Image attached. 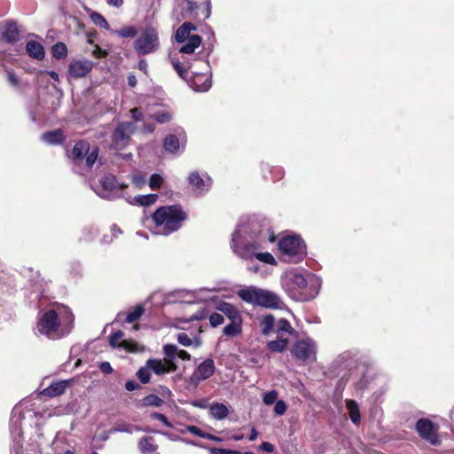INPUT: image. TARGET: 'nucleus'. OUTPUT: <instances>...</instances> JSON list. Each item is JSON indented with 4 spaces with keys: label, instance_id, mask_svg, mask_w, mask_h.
I'll return each instance as SVG.
<instances>
[{
    "label": "nucleus",
    "instance_id": "nucleus-1",
    "mask_svg": "<svg viewBox=\"0 0 454 454\" xmlns=\"http://www.w3.org/2000/svg\"><path fill=\"white\" fill-rule=\"evenodd\" d=\"M74 317L64 305L55 309L41 310L37 316L36 330L51 340H59L68 335L74 327Z\"/></svg>",
    "mask_w": 454,
    "mask_h": 454
},
{
    "label": "nucleus",
    "instance_id": "nucleus-2",
    "mask_svg": "<svg viewBox=\"0 0 454 454\" xmlns=\"http://www.w3.org/2000/svg\"><path fill=\"white\" fill-rule=\"evenodd\" d=\"M281 285L294 300L307 301L316 297L320 289V280L314 275H303L297 270L286 271L281 278Z\"/></svg>",
    "mask_w": 454,
    "mask_h": 454
},
{
    "label": "nucleus",
    "instance_id": "nucleus-3",
    "mask_svg": "<svg viewBox=\"0 0 454 454\" xmlns=\"http://www.w3.org/2000/svg\"><path fill=\"white\" fill-rule=\"evenodd\" d=\"M185 219L186 214L176 205L160 207L153 215L157 232L163 235L177 231Z\"/></svg>",
    "mask_w": 454,
    "mask_h": 454
},
{
    "label": "nucleus",
    "instance_id": "nucleus-4",
    "mask_svg": "<svg viewBox=\"0 0 454 454\" xmlns=\"http://www.w3.org/2000/svg\"><path fill=\"white\" fill-rule=\"evenodd\" d=\"M237 294L247 303L264 308L279 309L283 304L280 297L276 293L254 286L239 290Z\"/></svg>",
    "mask_w": 454,
    "mask_h": 454
},
{
    "label": "nucleus",
    "instance_id": "nucleus-5",
    "mask_svg": "<svg viewBox=\"0 0 454 454\" xmlns=\"http://www.w3.org/2000/svg\"><path fill=\"white\" fill-rule=\"evenodd\" d=\"M278 248L283 260L287 262L297 263L307 254L306 245L298 236H286L278 242Z\"/></svg>",
    "mask_w": 454,
    "mask_h": 454
},
{
    "label": "nucleus",
    "instance_id": "nucleus-6",
    "mask_svg": "<svg viewBox=\"0 0 454 454\" xmlns=\"http://www.w3.org/2000/svg\"><path fill=\"white\" fill-rule=\"evenodd\" d=\"M237 230H240V235L247 234L251 239H256L260 242L268 239L274 241V235L270 232V225L265 218L252 217L246 223H240Z\"/></svg>",
    "mask_w": 454,
    "mask_h": 454
},
{
    "label": "nucleus",
    "instance_id": "nucleus-7",
    "mask_svg": "<svg viewBox=\"0 0 454 454\" xmlns=\"http://www.w3.org/2000/svg\"><path fill=\"white\" fill-rule=\"evenodd\" d=\"M163 353L165 358L161 359H148L146 366L156 375H162L165 373L173 372L177 369L176 364V346L173 344H167L163 347Z\"/></svg>",
    "mask_w": 454,
    "mask_h": 454
},
{
    "label": "nucleus",
    "instance_id": "nucleus-8",
    "mask_svg": "<svg viewBox=\"0 0 454 454\" xmlns=\"http://www.w3.org/2000/svg\"><path fill=\"white\" fill-rule=\"evenodd\" d=\"M159 47V34L157 29L153 27H146L134 43V48L139 55L153 53Z\"/></svg>",
    "mask_w": 454,
    "mask_h": 454
},
{
    "label": "nucleus",
    "instance_id": "nucleus-9",
    "mask_svg": "<svg viewBox=\"0 0 454 454\" xmlns=\"http://www.w3.org/2000/svg\"><path fill=\"white\" fill-rule=\"evenodd\" d=\"M290 352L298 361L302 363L313 362L316 360L317 346L310 338L301 339L294 343Z\"/></svg>",
    "mask_w": 454,
    "mask_h": 454
},
{
    "label": "nucleus",
    "instance_id": "nucleus-10",
    "mask_svg": "<svg viewBox=\"0 0 454 454\" xmlns=\"http://www.w3.org/2000/svg\"><path fill=\"white\" fill-rule=\"evenodd\" d=\"M215 370L213 359L207 358L204 360L187 380L186 388L189 390L195 389L200 381L209 379L214 374Z\"/></svg>",
    "mask_w": 454,
    "mask_h": 454
},
{
    "label": "nucleus",
    "instance_id": "nucleus-11",
    "mask_svg": "<svg viewBox=\"0 0 454 454\" xmlns=\"http://www.w3.org/2000/svg\"><path fill=\"white\" fill-rule=\"evenodd\" d=\"M98 155V148L90 149L86 141L77 142L73 148L72 157L75 160L82 161L85 158V163L88 168H91Z\"/></svg>",
    "mask_w": 454,
    "mask_h": 454
},
{
    "label": "nucleus",
    "instance_id": "nucleus-12",
    "mask_svg": "<svg viewBox=\"0 0 454 454\" xmlns=\"http://www.w3.org/2000/svg\"><path fill=\"white\" fill-rule=\"evenodd\" d=\"M126 187V184L118 183L115 176L109 174L100 180V190L97 193L104 199L113 200Z\"/></svg>",
    "mask_w": 454,
    "mask_h": 454
},
{
    "label": "nucleus",
    "instance_id": "nucleus-13",
    "mask_svg": "<svg viewBox=\"0 0 454 454\" xmlns=\"http://www.w3.org/2000/svg\"><path fill=\"white\" fill-rule=\"evenodd\" d=\"M240 237H242V235H240V230H236L232 234L231 239V248L233 252L243 259H251L255 257V254H257L256 251L261 247L262 242L256 240L239 246V239Z\"/></svg>",
    "mask_w": 454,
    "mask_h": 454
},
{
    "label": "nucleus",
    "instance_id": "nucleus-14",
    "mask_svg": "<svg viewBox=\"0 0 454 454\" xmlns=\"http://www.w3.org/2000/svg\"><path fill=\"white\" fill-rule=\"evenodd\" d=\"M135 130V126L132 122H121L114 129L112 135V142L115 148L121 149L125 147L129 139L130 136Z\"/></svg>",
    "mask_w": 454,
    "mask_h": 454
},
{
    "label": "nucleus",
    "instance_id": "nucleus-15",
    "mask_svg": "<svg viewBox=\"0 0 454 454\" xmlns=\"http://www.w3.org/2000/svg\"><path fill=\"white\" fill-rule=\"evenodd\" d=\"M416 430L421 438L429 442L433 445L440 443L439 437L437 435V428L434 423L427 419H420L416 424Z\"/></svg>",
    "mask_w": 454,
    "mask_h": 454
},
{
    "label": "nucleus",
    "instance_id": "nucleus-16",
    "mask_svg": "<svg viewBox=\"0 0 454 454\" xmlns=\"http://www.w3.org/2000/svg\"><path fill=\"white\" fill-rule=\"evenodd\" d=\"M94 62L87 59H73L68 67V76L73 79L85 77L94 67Z\"/></svg>",
    "mask_w": 454,
    "mask_h": 454
},
{
    "label": "nucleus",
    "instance_id": "nucleus-17",
    "mask_svg": "<svg viewBox=\"0 0 454 454\" xmlns=\"http://www.w3.org/2000/svg\"><path fill=\"white\" fill-rule=\"evenodd\" d=\"M186 143V136L182 129H178L176 134L168 135L165 137L163 146L168 153H176Z\"/></svg>",
    "mask_w": 454,
    "mask_h": 454
},
{
    "label": "nucleus",
    "instance_id": "nucleus-18",
    "mask_svg": "<svg viewBox=\"0 0 454 454\" xmlns=\"http://www.w3.org/2000/svg\"><path fill=\"white\" fill-rule=\"evenodd\" d=\"M188 183L194 192L201 194L209 190L212 184V180L207 175L201 176L199 172L194 171L189 175Z\"/></svg>",
    "mask_w": 454,
    "mask_h": 454
},
{
    "label": "nucleus",
    "instance_id": "nucleus-19",
    "mask_svg": "<svg viewBox=\"0 0 454 454\" xmlns=\"http://www.w3.org/2000/svg\"><path fill=\"white\" fill-rule=\"evenodd\" d=\"M123 333L121 331H116L112 333L109 337V343L113 348H122L130 352L138 351L137 343L132 340H122Z\"/></svg>",
    "mask_w": 454,
    "mask_h": 454
},
{
    "label": "nucleus",
    "instance_id": "nucleus-20",
    "mask_svg": "<svg viewBox=\"0 0 454 454\" xmlns=\"http://www.w3.org/2000/svg\"><path fill=\"white\" fill-rule=\"evenodd\" d=\"M190 86L199 92L207 91L212 86V81L207 74H196L190 82Z\"/></svg>",
    "mask_w": 454,
    "mask_h": 454
},
{
    "label": "nucleus",
    "instance_id": "nucleus-21",
    "mask_svg": "<svg viewBox=\"0 0 454 454\" xmlns=\"http://www.w3.org/2000/svg\"><path fill=\"white\" fill-rule=\"evenodd\" d=\"M69 384V380H60L57 382H53L48 387L44 388L41 395L49 396V397H56L61 395L66 391L67 386Z\"/></svg>",
    "mask_w": 454,
    "mask_h": 454
},
{
    "label": "nucleus",
    "instance_id": "nucleus-22",
    "mask_svg": "<svg viewBox=\"0 0 454 454\" xmlns=\"http://www.w3.org/2000/svg\"><path fill=\"white\" fill-rule=\"evenodd\" d=\"M216 309L224 314L231 321L242 319L239 310L231 303L222 301L217 305Z\"/></svg>",
    "mask_w": 454,
    "mask_h": 454
},
{
    "label": "nucleus",
    "instance_id": "nucleus-23",
    "mask_svg": "<svg viewBox=\"0 0 454 454\" xmlns=\"http://www.w3.org/2000/svg\"><path fill=\"white\" fill-rule=\"evenodd\" d=\"M3 37L8 43H14L20 38V30L13 21H7L3 31Z\"/></svg>",
    "mask_w": 454,
    "mask_h": 454
},
{
    "label": "nucleus",
    "instance_id": "nucleus-24",
    "mask_svg": "<svg viewBox=\"0 0 454 454\" xmlns=\"http://www.w3.org/2000/svg\"><path fill=\"white\" fill-rule=\"evenodd\" d=\"M26 51L35 59L41 60L44 58L45 51L43 45L35 41H28L26 44Z\"/></svg>",
    "mask_w": 454,
    "mask_h": 454
},
{
    "label": "nucleus",
    "instance_id": "nucleus-25",
    "mask_svg": "<svg viewBox=\"0 0 454 454\" xmlns=\"http://www.w3.org/2000/svg\"><path fill=\"white\" fill-rule=\"evenodd\" d=\"M138 449L142 454H152L156 452L158 445L155 443L153 437L144 436L138 442Z\"/></svg>",
    "mask_w": 454,
    "mask_h": 454
},
{
    "label": "nucleus",
    "instance_id": "nucleus-26",
    "mask_svg": "<svg viewBox=\"0 0 454 454\" xmlns=\"http://www.w3.org/2000/svg\"><path fill=\"white\" fill-rule=\"evenodd\" d=\"M192 30H195V27L192 23L184 22L177 28L176 32V41L179 43H185L192 36L190 35V33Z\"/></svg>",
    "mask_w": 454,
    "mask_h": 454
},
{
    "label": "nucleus",
    "instance_id": "nucleus-27",
    "mask_svg": "<svg viewBox=\"0 0 454 454\" xmlns=\"http://www.w3.org/2000/svg\"><path fill=\"white\" fill-rule=\"evenodd\" d=\"M209 414L217 420L225 419L229 414L228 407L222 403H213L209 406Z\"/></svg>",
    "mask_w": 454,
    "mask_h": 454
},
{
    "label": "nucleus",
    "instance_id": "nucleus-28",
    "mask_svg": "<svg viewBox=\"0 0 454 454\" xmlns=\"http://www.w3.org/2000/svg\"><path fill=\"white\" fill-rule=\"evenodd\" d=\"M289 340L285 336H277V340H270L267 343V348L275 353L284 352L288 346Z\"/></svg>",
    "mask_w": 454,
    "mask_h": 454
},
{
    "label": "nucleus",
    "instance_id": "nucleus-29",
    "mask_svg": "<svg viewBox=\"0 0 454 454\" xmlns=\"http://www.w3.org/2000/svg\"><path fill=\"white\" fill-rule=\"evenodd\" d=\"M184 45L179 49V52L183 54H192L194 52L201 43V38L200 35H192L188 41L183 43Z\"/></svg>",
    "mask_w": 454,
    "mask_h": 454
},
{
    "label": "nucleus",
    "instance_id": "nucleus-30",
    "mask_svg": "<svg viewBox=\"0 0 454 454\" xmlns=\"http://www.w3.org/2000/svg\"><path fill=\"white\" fill-rule=\"evenodd\" d=\"M274 333H277V336H285L286 333L293 335L295 333V330L287 319L281 318L276 322Z\"/></svg>",
    "mask_w": 454,
    "mask_h": 454
},
{
    "label": "nucleus",
    "instance_id": "nucleus-31",
    "mask_svg": "<svg viewBox=\"0 0 454 454\" xmlns=\"http://www.w3.org/2000/svg\"><path fill=\"white\" fill-rule=\"evenodd\" d=\"M275 318L272 315L268 314L262 317L260 321L261 332L264 336L270 335L275 330Z\"/></svg>",
    "mask_w": 454,
    "mask_h": 454
},
{
    "label": "nucleus",
    "instance_id": "nucleus-32",
    "mask_svg": "<svg viewBox=\"0 0 454 454\" xmlns=\"http://www.w3.org/2000/svg\"><path fill=\"white\" fill-rule=\"evenodd\" d=\"M42 139L51 145L61 144L64 141V136L61 130L45 132L42 135Z\"/></svg>",
    "mask_w": 454,
    "mask_h": 454
},
{
    "label": "nucleus",
    "instance_id": "nucleus-33",
    "mask_svg": "<svg viewBox=\"0 0 454 454\" xmlns=\"http://www.w3.org/2000/svg\"><path fill=\"white\" fill-rule=\"evenodd\" d=\"M346 405L348 410L351 421L354 424H358L361 419L358 403L354 400H347Z\"/></svg>",
    "mask_w": 454,
    "mask_h": 454
},
{
    "label": "nucleus",
    "instance_id": "nucleus-34",
    "mask_svg": "<svg viewBox=\"0 0 454 454\" xmlns=\"http://www.w3.org/2000/svg\"><path fill=\"white\" fill-rule=\"evenodd\" d=\"M242 319L233 320L223 327V334L229 337H235L241 333Z\"/></svg>",
    "mask_w": 454,
    "mask_h": 454
},
{
    "label": "nucleus",
    "instance_id": "nucleus-35",
    "mask_svg": "<svg viewBox=\"0 0 454 454\" xmlns=\"http://www.w3.org/2000/svg\"><path fill=\"white\" fill-rule=\"evenodd\" d=\"M140 427L137 426H133L131 424L126 422H118L114 425V427L110 429V433H128L132 434L133 431H139Z\"/></svg>",
    "mask_w": 454,
    "mask_h": 454
},
{
    "label": "nucleus",
    "instance_id": "nucleus-36",
    "mask_svg": "<svg viewBox=\"0 0 454 454\" xmlns=\"http://www.w3.org/2000/svg\"><path fill=\"white\" fill-rule=\"evenodd\" d=\"M51 53L57 59H62L67 56V48L64 43H57L52 46Z\"/></svg>",
    "mask_w": 454,
    "mask_h": 454
},
{
    "label": "nucleus",
    "instance_id": "nucleus-37",
    "mask_svg": "<svg viewBox=\"0 0 454 454\" xmlns=\"http://www.w3.org/2000/svg\"><path fill=\"white\" fill-rule=\"evenodd\" d=\"M158 200L157 194H147L135 197V200L141 206H150L154 204Z\"/></svg>",
    "mask_w": 454,
    "mask_h": 454
},
{
    "label": "nucleus",
    "instance_id": "nucleus-38",
    "mask_svg": "<svg viewBox=\"0 0 454 454\" xmlns=\"http://www.w3.org/2000/svg\"><path fill=\"white\" fill-rule=\"evenodd\" d=\"M144 307L142 305H137L131 311H129L126 317L127 323H133L138 320L144 314Z\"/></svg>",
    "mask_w": 454,
    "mask_h": 454
},
{
    "label": "nucleus",
    "instance_id": "nucleus-39",
    "mask_svg": "<svg viewBox=\"0 0 454 454\" xmlns=\"http://www.w3.org/2000/svg\"><path fill=\"white\" fill-rule=\"evenodd\" d=\"M163 403V400L156 395H148L143 399L145 406L160 407Z\"/></svg>",
    "mask_w": 454,
    "mask_h": 454
},
{
    "label": "nucleus",
    "instance_id": "nucleus-40",
    "mask_svg": "<svg viewBox=\"0 0 454 454\" xmlns=\"http://www.w3.org/2000/svg\"><path fill=\"white\" fill-rule=\"evenodd\" d=\"M90 19L95 25L105 29H109V24L107 20L100 13L93 12L90 14Z\"/></svg>",
    "mask_w": 454,
    "mask_h": 454
},
{
    "label": "nucleus",
    "instance_id": "nucleus-41",
    "mask_svg": "<svg viewBox=\"0 0 454 454\" xmlns=\"http://www.w3.org/2000/svg\"><path fill=\"white\" fill-rule=\"evenodd\" d=\"M255 258L257 260H259L260 262H262L267 263V264H270V265H276L277 264V262H276L274 256L270 253H269V252L257 253L255 254Z\"/></svg>",
    "mask_w": 454,
    "mask_h": 454
},
{
    "label": "nucleus",
    "instance_id": "nucleus-42",
    "mask_svg": "<svg viewBox=\"0 0 454 454\" xmlns=\"http://www.w3.org/2000/svg\"><path fill=\"white\" fill-rule=\"evenodd\" d=\"M171 64L179 76L183 79H186L187 68L184 67L178 59H171Z\"/></svg>",
    "mask_w": 454,
    "mask_h": 454
},
{
    "label": "nucleus",
    "instance_id": "nucleus-43",
    "mask_svg": "<svg viewBox=\"0 0 454 454\" xmlns=\"http://www.w3.org/2000/svg\"><path fill=\"white\" fill-rule=\"evenodd\" d=\"M150 369H148V367L145 365V367L144 368H140L137 372V378L139 379V380L143 383V384H146L150 381V378H151V375H150Z\"/></svg>",
    "mask_w": 454,
    "mask_h": 454
},
{
    "label": "nucleus",
    "instance_id": "nucleus-44",
    "mask_svg": "<svg viewBox=\"0 0 454 454\" xmlns=\"http://www.w3.org/2000/svg\"><path fill=\"white\" fill-rule=\"evenodd\" d=\"M150 417L153 419H157L159 421H160L165 427H168V428H172L173 427V424L170 423L168 419V418L162 414V413H160V412H152Z\"/></svg>",
    "mask_w": 454,
    "mask_h": 454
},
{
    "label": "nucleus",
    "instance_id": "nucleus-45",
    "mask_svg": "<svg viewBox=\"0 0 454 454\" xmlns=\"http://www.w3.org/2000/svg\"><path fill=\"white\" fill-rule=\"evenodd\" d=\"M118 35L124 38H131L134 37L137 34L136 29L133 27H126L121 30H117L115 32Z\"/></svg>",
    "mask_w": 454,
    "mask_h": 454
},
{
    "label": "nucleus",
    "instance_id": "nucleus-46",
    "mask_svg": "<svg viewBox=\"0 0 454 454\" xmlns=\"http://www.w3.org/2000/svg\"><path fill=\"white\" fill-rule=\"evenodd\" d=\"M163 178L159 174H153L150 177L149 186L152 190H156L160 187Z\"/></svg>",
    "mask_w": 454,
    "mask_h": 454
},
{
    "label": "nucleus",
    "instance_id": "nucleus-47",
    "mask_svg": "<svg viewBox=\"0 0 454 454\" xmlns=\"http://www.w3.org/2000/svg\"><path fill=\"white\" fill-rule=\"evenodd\" d=\"M224 321V318L222 314L220 313H212L209 316V323L212 327H216L220 325H222Z\"/></svg>",
    "mask_w": 454,
    "mask_h": 454
},
{
    "label": "nucleus",
    "instance_id": "nucleus-48",
    "mask_svg": "<svg viewBox=\"0 0 454 454\" xmlns=\"http://www.w3.org/2000/svg\"><path fill=\"white\" fill-rule=\"evenodd\" d=\"M278 399V392L276 390H271L267 392L262 398L263 403L266 405H270L277 402Z\"/></svg>",
    "mask_w": 454,
    "mask_h": 454
},
{
    "label": "nucleus",
    "instance_id": "nucleus-49",
    "mask_svg": "<svg viewBox=\"0 0 454 454\" xmlns=\"http://www.w3.org/2000/svg\"><path fill=\"white\" fill-rule=\"evenodd\" d=\"M153 118L159 122V123H167L171 120V114L168 112H160L156 113L153 115Z\"/></svg>",
    "mask_w": 454,
    "mask_h": 454
},
{
    "label": "nucleus",
    "instance_id": "nucleus-50",
    "mask_svg": "<svg viewBox=\"0 0 454 454\" xmlns=\"http://www.w3.org/2000/svg\"><path fill=\"white\" fill-rule=\"evenodd\" d=\"M157 433L168 437L169 440L171 441H178V440H181L183 441L184 442L187 443V444H192V445H195V446H198L199 444H197L196 442H192V441H188V440H184V439H181L179 436L176 435V434H169L168 432H162V431H157Z\"/></svg>",
    "mask_w": 454,
    "mask_h": 454
},
{
    "label": "nucleus",
    "instance_id": "nucleus-51",
    "mask_svg": "<svg viewBox=\"0 0 454 454\" xmlns=\"http://www.w3.org/2000/svg\"><path fill=\"white\" fill-rule=\"evenodd\" d=\"M287 406L283 400H278L275 403L274 411L277 415L281 416L286 411Z\"/></svg>",
    "mask_w": 454,
    "mask_h": 454
},
{
    "label": "nucleus",
    "instance_id": "nucleus-52",
    "mask_svg": "<svg viewBox=\"0 0 454 454\" xmlns=\"http://www.w3.org/2000/svg\"><path fill=\"white\" fill-rule=\"evenodd\" d=\"M177 340L181 345L184 347H189L192 343L191 338L185 333H179L177 335Z\"/></svg>",
    "mask_w": 454,
    "mask_h": 454
},
{
    "label": "nucleus",
    "instance_id": "nucleus-53",
    "mask_svg": "<svg viewBox=\"0 0 454 454\" xmlns=\"http://www.w3.org/2000/svg\"><path fill=\"white\" fill-rule=\"evenodd\" d=\"M185 430L194 435H197L199 437L203 438V435L205 434V432H203L201 429H200L198 427L193 425H188L185 426Z\"/></svg>",
    "mask_w": 454,
    "mask_h": 454
},
{
    "label": "nucleus",
    "instance_id": "nucleus-54",
    "mask_svg": "<svg viewBox=\"0 0 454 454\" xmlns=\"http://www.w3.org/2000/svg\"><path fill=\"white\" fill-rule=\"evenodd\" d=\"M207 317V313L205 310L203 309H200V310H198L196 313H194L193 315H192L189 318H187L185 321L186 322H191V321H194V320H201V319H204L205 317Z\"/></svg>",
    "mask_w": 454,
    "mask_h": 454
},
{
    "label": "nucleus",
    "instance_id": "nucleus-55",
    "mask_svg": "<svg viewBox=\"0 0 454 454\" xmlns=\"http://www.w3.org/2000/svg\"><path fill=\"white\" fill-rule=\"evenodd\" d=\"M211 454H237V450L222 449V448H210Z\"/></svg>",
    "mask_w": 454,
    "mask_h": 454
},
{
    "label": "nucleus",
    "instance_id": "nucleus-56",
    "mask_svg": "<svg viewBox=\"0 0 454 454\" xmlns=\"http://www.w3.org/2000/svg\"><path fill=\"white\" fill-rule=\"evenodd\" d=\"M7 77H8L9 82L12 86H18L19 85L20 80L17 77V75L12 70L7 71Z\"/></svg>",
    "mask_w": 454,
    "mask_h": 454
},
{
    "label": "nucleus",
    "instance_id": "nucleus-57",
    "mask_svg": "<svg viewBox=\"0 0 454 454\" xmlns=\"http://www.w3.org/2000/svg\"><path fill=\"white\" fill-rule=\"evenodd\" d=\"M260 450L268 453H272L275 450L273 444L269 442H263L260 445Z\"/></svg>",
    "mask_w": 454,
    "mask_h": 454
},
{
    "label": "nucleus",
    "instance_id": "nucleus-58",
    "mask_svg": "<svg viewBox=\"0 0 454 454\" xmlns=\"http://www.w3.org/2000/svg\"><path fill=\"white\" fill-rule=\"evenodd\" d=\"M125 388L128 391H133V390L140 388V385L134 380H128L125 383Z\"/></svg>",
    "mask_w": 454,
    "mask_h": 454
},
{
    "label": "nucleus",
    "instance_id": "nucleus-59",
    "mask_svg": "<svg viewBox=\"0 0 454 454\" xmlns=\"http://www.w3.org/2000/svg\"><path fill=\"white\" fill-rule=\"evenodd\" d=\"M131 117L136 121H140L142 120L143 118V113L140 109L138 108H133L131 111Z\"/></svg>",
    "mask_w": 454,
    "mask_h": 454
},
{
    "label": "nucleus",
    "instance_id": "nucleus-60",
    "mask_svg": "<svg viewBox=\"0 0 454 454\" xmlns=\"http://www.w3.org/2000/svg\"><path fill=\"white\" fill-rule=\"evenodd\" d=\"M178 357L182 360H190L191 359V356L190 354L185 351V350H178V348H176V358Z\"/></svg>",
    "mask_w": 454,
    "mask_h": 454
},
{
    "label": "nucleus",
    "instance_id": "nucleus-61",
    "mask_svg": "<svg viewBox=\"0 0 454 454\" xmlns=\"http://www.w3.org/2000/svg\"><path fill=\"white\" fill-rule=\"evenodd\" d=\"M99 369L104 373H111L113 372V368L108 362H102L99 365Z\"/></svg>",
    "mask_w": 454,
    "mask_h": 454
},
{
    "label": "nucleus",
    "instance_id": "nucleus-62",
    "mask_svg": "<svg viewBox=\"0 0 454 454\" xmlns=\"http://www.w3.org/2000/svg\"><path fill=\"white\" fill-rule=\"evenodd\" d=\"M92 55L96 58H103L107 55V52L106 51L102 50L99 46H96L92 52Z\"/></svg>",
    "mask_w": 454,
    "mask_h": 454
},
{
    "label": "nucleus",
    "instance_id": "nucleus-63",
    "mask_svg": "<svg viewBox=\"0 0 454 454\" xmlns=\"http://www.w3.org/2000/svg\"><path fill=\"white\" fill-rule=\"evenodd\" d=\"M192 405L200 409H206L207 407V402L206 400H197L192 403Z\"/></svg>",
    "mask_w": 454,
    "mask_h": 454
},
{
    "label": "nucleus",
    "instance_id": "nucleus-64",
    "mask_svg": "<svg viewBox=\"0 0 454 454\" xmlns=\"http://www.w3.org/2000/svg\"><path fill=\"white\" fill-rule=\"evenodd\" d=\"M147 62L145 59H141L138 62V69L144 72L145 74H147Z\"/></svg>",
    "mask_w": 454,
    "mask_h": 454
}]
</instances>
